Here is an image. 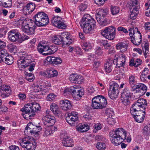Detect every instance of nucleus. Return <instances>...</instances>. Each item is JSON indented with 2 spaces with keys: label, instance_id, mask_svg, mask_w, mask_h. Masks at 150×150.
<instances>
[{
  "label": "nucleus",
  "instance_id": "423d86ee",
  "mask_svg": "<svg viewBox=\"0 0 150 150\" xmlns=\"http://www.w3.org/2000/svg\"><path fill=\"white\" fill-rule=\"evenodd\" d=\"M33 18L35 24L38 27L44 26L49 23L47 15L43 12H39L35 15Z\"/></svg>",
  "mask_w": 150,
  "mask_h": 150
},
{
  "label": "nucleus",
  "instance_id": "3c124183",
  "mask_svg": "<svg viewBox=\"0 0 150 150\" xmlns=\"http://www.w3.org/2000/svg\"><path fill=\"white\" fill-rule=\"evenodd\" d=\"M27 20L26 19H19V20H17L15 23L16 24H17V25L18 26H20L21 25L22 26V25L24 24H26Z\"/></svg>",
  "mask_w": 150,
  "mask_h": 150
},
{
  "label": "nucleus",
  "instance_id": "4be33fe9",
  "mask_svg": "<svg viewBox=\"0 0 150 150\" xmlns=\"http://www.w3.org/2000/svg\"><path fill=\"white\" fill-rule=\"evenodd\" d=\"M29 25L27 23L26 24H24L22 26V31L27 34L30 35L34 34L35 27H31L29 26Z\"/></svg>",
  "mask_w": 150,
  "mask_h": 150
},
{
  "label": "nucleus",
  "instance_id": "338daca9",
  "mask_svg": "<svg viewBox=\"0 0 150 150\" xmlns=\"http://www.w3.org/2000/svg\"><path fill=\"white\" fill-rule=\"evenodd\" d=\"M8 148L9 150H20L18 146L14 145L10 146Z\"/></svg>",
  "mask_w": 150,
  "mask_h": 150
},
{
  "label": "nucleus",
  "instance_id": "7c9ffc66",
  "mask_svg": "<svg viewBox=\"0 0 150 150\" xmlns=\"http://www.w3.org/2000/svg\"><path fill=\"white\" fill-rule=\"evenodd\" d=\"M78 130L81 132H85L89 130V127L87 125L80 124L76 127Z\"/></svg>",
  "mask_w": 150,
  "mask_h": 150
},
{
  "label": "nucleus",
  "instance_id": "a18cd8bd",
  "mask_svg": "<svg viewBox=\"0 0 150 150\" xmlns=\"http://www.w3.org/2000/svg\"><path fill=\"white\" fill-rule=\"evenodd\" d=\"M5 1L2 2L3 6L4 7H9L12 5L11 0H5Z\"/></svg>",
  "mask_w": 150,
  "mask_h": 150
},
{
  "label": "nucleus",
  "instance_id": "49530a36",
  "mask_svg": "<svg viewBox=\"0 0 150 150\" xmlns=\"http://www.w3.org/2000/svg\"><path fill=\"white\" fill-rule=\"evenodd\" d=\"M88 4L86 3L81 4L78 6L79 10L81 12L84 11L88 7Z\"/></svg>",
  "mask_w": 150,
  "mask_h": 150
},
{
  "label": "nucleus",
  "instance_id": "864d4df0",
  "mask_svg": "<svg viewBox=\"0 0 150 150\" xmlns=\"http://www.w3.org/2000/svg\"><path fill=\"white\" fill-rule=\"evenodd\" d=\"M135 77L134 76L130 75L129 78V84L132 86L135 83Z\"/></svg>",
  "mask_w": 150,
  "mask_h": 150
},
{
  "label": "nucleus",
  "instance_id": "ea45409f",
  "mask_svg": "<svg viewBox=\"0 0 150 150\" xmlns=\"http://www.w3.org/2000/svg\"><path fill=\"white\" fill-rule=\"evenodd\" d=\"M83 49L86 51H88L91 48V46L90 43L86 42H84L82 45Z\"/></svg>",
  "mask_w": 150,
  "mask_h": 150
},
{
  "label": "nucleus",
  "instance_id": "a211bd4d",
  "mask_svg": "<svg viewBox=\"0 0 150 150\" xmlns=\"http://www.w3.org/2000/svg\"><path fill=\"white\" fill-rule=\"evenodd\" d=\"M10 87L3 85L0 86V96L3 98L7 97L10 94Z\"/></svg>",
  "mask_w": 150,
  "mask_h": 150
},
{
  "label": "nucleus",
  "instance_id": "a19ab883",
  "mask_svg": "<svg viewBox=\"0 0 150 150\" xmlns=\"http://www.w3.org/2000/svg\"><path fill=\"white\" fill-rule=\"evenodd\" d=\"M143 134L146 136L150 135V124L147 125L144 128Z\"/></svg>",
  "mask_w": 150,
  "mask_h": 150
},
{
  "label": "nucleus",
  "instance_id": "20e7f679",
  "mask_svg": "<svg viewBox=\"0 0 150 150\" xmlns=\"http://www.w3.org/2000/svg\"><path fill=\"white\" fill-rule=\"evenodd\" d=\"M43 123L45 126L44 134L46 136H48L53 134V131H52L51 126H53L56 122V119L53 116L50 115H46L42 119Z\"/></svg>",
  "mask_w": 150,
  "mask_h": 150
},
{
  "label": "nucleus",
  "instance_id": "b1692460",
  "mask_svg": "<svg viewBox=\"0 0 150 150\" xmlns=\"http://www.w3.org/2000/svg\"><path fill=\"white\" fill-rule=\"evenodd\" d=\"M60 103L62 109L65 111L70 109L72 106L70 102L68 100H62Z\"/></svg>",
  "mask_w": 150,
  "mask_h": 150
},
{
  "label": "nucleus",
  "instance_id": "393cba45",
  "mask_svg": "<svg viewBox=\"0 0 150 150\" xmlns=\"http://www.w3.org/2000/svg\"><path fill=\"white\" fill-rule=\"evenodd\" d=\"M64 146L66 147H72L74 145L73 140L70 137L64 135L63 137V140L62 142Z\"/></svg>",
  "mask_w": 150,
  "mask_h": 150
},
{
  "label": "nucleus",
  "instance_id": "e2e57ef3",
  "mask_svg": "<svg viewBox=\"0 0 150 150\" xmlns=\"http://www.w3.org/2000/svg\"><path fill=\"white\" fill-rule=\"evenodd\" d=\"M75 87L73 86L71 87L70 88H66L64 90V93H71L72 94L73 92V89Z\"/></svg>",
  "mask_w": 150,
  "mask_h": 150
},
{
  "label": "nucleus",
  "instance_id": "f257e3e1",
  "mask_svg": "<svg viewBox=\"0 0 150 150\" xmlns=\"http://www.w3.org/2000/svg\"><path fill=\"white\" fill-rule=\"evenodd\" d=\"M79 23L84 32L86 33H92L96 28L95 20L88 14H85L83 16Z\"/></svg>",
  "mask_w": 150,
  "mask_h": 150
},
{
  "label": "nucleus",
  "instance_id": "6e6552de",
  "mask_svg": "<svg viewBox=\"0 0 150 150\" xmlns=\"http://www.w3.org/2000/svg\"><path fill=\"white\" fill-rule=\"evenodd\" d=\"M9 39L12 42H16L21 43L23 41L28 39V36L25 37V38L21 37L20 33L15 30L10 31L8 34Z\"/></svg>",
  "mask_w": 150,
  "mask_h": 150
},
{
  "label": "nucleus",
  "instance_id": "f8f14e48",
  "mask_svg": "<svg viewBox=\"0 0 150 150\" xmlns=\"http://www.w3.org/2000/svg\"><path fill=\"white\" fill-rule=\"evenodd\" d=\"M109 86L108 95L111 99H115L117 98L118 96L119 85L115 82L112 81L109 83Z\"/></svg>",
  "mask_w": 150,
  "mask_h": 150
},
{
  "label": "nucleus",
  "instance_id": "6e6d98bb",
  "mask_svg": "<svg viewBox=\"0 0 150 150\" xmlns=\"http://www.w3.org/2000/svg\"><path fill=\"white\" fill-rule=\"evenodd\" d=\"M8 55L7 51L5 49L0 50V56L4 59Z\"/></svg>",
  "mask_w": 150,
  "mask_h": 150
},
{
  "label": "nucleus",
  "instance_id": "603ef678",
  "mask_svg": "<svg viewBox=\"0 0 150 150\" xmlns=\"http://www.w3.org/2000/svg\"><path fill=\"white\" fill-rule=\"evenodd\" d=\"M50 54L54 53L57 50V48L54 45L49 46Z\"/></svg>",
  "mask_w": 150,
  "mask_h": 150
},
{
  "label": "nucleus",
  "instance_id": "052dcab7",
  "mask_svg": "<svg viewBox=\"0 0 150 150\" xmlns=\"http://www.w3.org/2000/svg\"><path fill=\"white\" fill-rule=\"evenodd\" d=\"M108 124L111 125H113L115 124V121L112 117H109L107 119Z\"/></svg>",
  "mask_w": 150,
  "mask_h": 150
},
{
  "label": "nucleus",
  "instance_id": "4468645a",
  "mask_svg": "<svg viewBox=\"0 0 150 150\" xmlns=\"http://www.w3.org/2000/svg\"><path fill=\"white\" fill-rule=\"evenodd\" d=\"M20 145L22 147L26 148L27 150H34L36 146V143L34 140L31 141L23 139Z\"/></svg>",
  "mask_w": 150,
  "mask_h": 150
},
{
  "label": "nucleus",
  "instance_id": "de8ad7c7",
  "mask_svg": "<svg viewBox=\"0 0 150 150\" xmlns=\"http://www.w3.org/2000/svg\"><path fill=\"white\" fill-rule=\"evenodd\" d=\"M52 64L57 65L60 64L62 62V60L61 58L54 57Z\"/></svg>",
  "mask_w": 150,
  "mask_h": 150
},
{
  "label": "nucleus",
  "instance_id": "ddd939ff",
  "mask_svg": "<svg viewBox=\"0 0 150 150\" xmlns=\"http://www.w3.org/2000/svg\"><path fill=\"white\" fill-rule=\"evenodd\" d=\"M134 88L136 91L134 93L135 97L139 98L143 95L146 92L147 87L144 84L138 83L134 86Z\"/></svg>",
  "mask_w": 150,
  "mask_h": 150
},
{
  "label": "nucleus",
  "instance_id": "bf43d9fd",
  "mask_svg": "<svg viewBox=\"0 0 150 150\" xmlns=\"http://www.w3.org/2000/svg\"><path fill=\"white\" fill-rule=\"evenodd\" d=\"M124 99L122 101L123 104L127 106L129 105L130 103L129 98H123Z\"/></svg>",
  "mask_w": 150,
  "mask_h": 150
},
{
  "label": "nucleus",
  "instance_id": "680f3d73",
  "mask_svg": "<svg viewBox=\"0 0 150 150\" xmlns=\"http://www.w3.org/2000/svg\"><path fill=\"white\" fill-rule=\"evenodd\" d=\"M48 70L43 71H41L40 72V74L42 76L48 78Z\"/></svg>",
  "mask_w": 150,
  "mask_h": 150
},
{
  "label": "nucleus",
  "instance_id": "4c0bfd02",
  "mask_svg": "<svg viewBox=\"0 0 150 150\" xmlns=\"http://www.w3.org/2000/svg\"><path fill=\"white\" fill-rule=\"evenodd\" d=\"M135 103L137 105H139L141 107H142L143 106L146 105L147 104L146 100L145 99L140 98Z\"/></svg>",
  "mask_w": 150,
  "mask_h": 150
},
{
  "label": "nucleus",
  "instance_id": "8fccbe9b",
  "mask_svg": "<svg viewBox=\"0 0 150 150\" xmlns=\"http://www.w3.org/2000/svg\"><path fill=\"white\" fill-rule=\"evenodd\" d=\"M56 98V96L55 94L53 93H50L47 95L46 99L47 101H52L54 100Z\"/></svg>",
  "mask_w": 150,
  "mask_h": 150
},
{
  "label": "nucleus",
  "instance_id": "69168bd1",
  "mask_svg": "<svg viewBox=\"0 0 150 150\" xmlns=\"http://www.w3.org/2000/svg\"><path fill=\"white\" fill-rule=\"evenodd\" d=\"M139 64H137L136 62L134 63V59H132L130 61L129 65L130 66H134L135 67H137L139 65Z\"/></svg>",
  "mask_w": 150,
  "mask_h": 150
},
{
  "label": "nucleus",
  "instance_id": "473e14b6",
  "mask_svg": "<svg viewBox=\"0 0 150 150\" xmlns=\"http://www.w3.org/2000/svg\"><path fill=\"white\" fill-rule=\"evenodd\" d=\"M52 41L54 44L60 45L62 44V37L59 35H55L52 38Z\"/></svg>",
  "mask_w": 150,
  "mask_h": 150
},
{
  "label": "nucleus",
  "instance_id": "774afa93",
  "mask_svg": "<svg viewBox=\"0 0 150 150\" xmlns=\"http://www.w3.org/2000/svg\"><path fill=\"white\" fill-rule=\"evenodd\" d=\"M34 90L35 92H39L42 90V88H41V86L37 85L34 87Z\"/></svg>",
  "mask_w": 150,
  "mask_h": 150
},
{
  "label": "nucleus",
  "instance_id": "e433bc0d",
  "mask_svg": "<svg viewBox=\"0 0 150 150\" xmlns=\"http://www.w3.org/2000/svg\"><path fill=\"white\" fill-rule=\"evenodd\" d=\"M110 12L113 15H116L119 13L120 8L117 6H111L110 7Z\"/></svg>",
  "mask_w": 150,
  "mask_h": 150
},
{
  "label": "nucleus",
  "instance_id": "c756f323",
  "mask_svg": "<svg viewBox=\"0 0 150 150\" xmlns=\"http://www.w3.org/2000/svg\"><path fill=\"white\" fill-rule=\"evenodd\" d=\"M149 72V70L148 68H145L142 72L140 76V79L143 82H145L146 81Z\"/></svg>",
  "mask_w": 150,
  "mask_h": 150
},
{
  "label": "nucleus",
  "instance_id": "0e129e2a",
  "mask_svg": "<svg viewBox=\"0 0 150 150\" xmlns=\"http://www.w3.org/2000/svg\"><path fill=\"white\" fill-rule=\"evenodd\" d=\"M95 3L100 6L103 4L105 2V0H94Z\"/></svg>",
  "mask_w": 150,
  "mask_h": 150
},
{
  "label": "nucleus",
  "instance_id": "412c9836",
  "mask_svg": "<svg viewBox=\"0 0 150 150\" xmlns=\"http://www.w3.org/2000/svg\"><path fill=\"white\" fill-rule=\"evenodd\" d=\"M37 49L38 51L42 54L43 55H46L50 54L49 49V46L45 45H42L41 44H38L37 47Z\"/></svg>",
  "mask_w": 150,
  "mask_h": 150
},
{
  "label": "nucleus",
  "instance_id": "5701e85b",
  "mask_svg": "<svg viewBox=\"0 0 150 150\" xmlns=\"http://www.w3.org/2000/svg\"><path fill=\"white\" fill-rule=\"evenodd\" d=\"M83 94L84 93L80 89L75 88L73 89L72 94L73 98L76 100H80Z\"/></svg>",
  "mask_w": 150,
  "mask_h": 150
},
{
  "label": "nucleus",
  "instance_id": "aec40b11",
  "mask_svg": "<svg viewBox=\"0 0 150 150\" xmlns=\"http://www.w3.org/2000/svg\"><path fill=\"white\" fill-rule=\"evenodd\" d=\"M35 7L34 3L32 2L29 3L24 7L23 10V13L26 15H29L33 11Z\"/></svg>",
  "mask_w": 150,
  "mask_h": 150
},
{
  "label": "nucleus",
  "instance_id": "cd10ccee",
  "mask_svg": "<svg viewBox=\"0 0 150 150\" xmlns=\"http://www.w3.org/2000/svg\"><path fill=\"white\" fill-rule=\"evenodd\" d=\"M78 120V116H69L66 118L67 122L72 126L75 125V122Z\"/></svg>",
  "mask_w": 150,
  "mask_h": 150
},
{
  "label": "nucleus",
  "instance_id": "2f4dec72",
  "mask_svg": "<svg viewBox=\"0 0 150 150\" xmlns=\"http://www.w3.org/2000/svg\"><path fill=\"white\" fill-rule=\"evenodd\" d=\"M132 95V93L130 92L128 88H126L124 89L121 93V97L123 98H130Z\"/></svg>",
  "mask_w": 150,
  "mask_h": 150
},
{
  "label": "nucleus",
  "instance_id": "f704fd0d",
  "mask_svg": "<svg viewBox=\"0 0 150 150\" xmlns=\"http://www.w3.org/2000/svg\"><path fill=\"white\" fill-rule=\"evenodd\" d=\"M112 61L110 60L105 64L104 69L106 72L110 73L112 70Z\"/></svg>",
  "mask_w": 150,
  "mask_h": 150
},
{
  "label": "nucleus",
  "instance_id": "bb28decb",
  "mask_svg": "<svg viewBox=\"0 0 150 150\" xmlns=\"http://www.w3.org/2000/svg\"><path fill=\"white\" fill-rule=\"evenodd\" d=\"M146 107H145V106H143L142 107H141L139 105H137L136 104L135 102L132 105V107L131 108L130 113L131 114H132L134 112H137V110L139 111L140 109L143 110V111L145 110Z\"/></svg>",
  "mask_w": 150,
  "mask_h": 150
},
{
  "label": "nucleus",
  "instance_id": "dca6fc26",
  "mask_svg": "<svg viewBox=\"0 0 150 150\" xmlns=\"http://www.w3.org/2000/svg\"><path fill=\"white\" fill-rule=\"evenodd\" d=\"M136 121L138 122L141 123L144 120L145 115V110L140 109L139 111L137 110V112H133L131 114Z\"/></svg>",
  "mask_w": 150,
  "mask_h": 150
},
{
  "label": "nucleus",
  "instance_id": "09e8293b",
  "mask_svg": "<svg viewBox=\"0 0 150 150\" xmlns=\"http://www.w3.org/2000/svg\"><path fill=\"white\" fill-rule=\"evenodd\" d=\"M8 48L9 51L11 53L14 52L17 49L16 46L12 44L8 45Z\"/></svg>",
  "mask_w": 150,
  "mask_h": 150
},
{
  "label": "nucleus",
  "instance_id": "58836bf2",
  "mask_svg": "<svg viewBox=\"0 0 150 150\" xmlns=\"http://www.w3.org/2000/svg\"><path fill=\"white\" fill-rule=\"evenodd\" d=\"M108 13V9H101L99 10L98 12L97 13L98 15H100L103 17H105Z\"/></svg>",
  "mask_w": 150,
  "mask_h": 150
},
{
  "label": "nucleus",
  "instance_id": "a878e982",
  "mask_svg": "<svg viewBox=\"0 0 150 150\" xmlns=\"http://www.w3.org/2000/svg\"><path fill=\"white\" fill-rule=\"evenodd\" d=\"M61 35L62 40V45H69L72 43V40L71 39L70 36L64 33H62Z\"/></svg>",
  "mask_w": 150,
  "mask_h": 150
},
{
  "label": "nucleus",
  "instance_id": "13d9d810",
  "mask_svg": "<svg viewBox=\"0 0 150 150\" xmlns=\"http://www.w3.org/2000/svg\"><path fill=\"white\" fill-rule=\"evenodd\" d=\"M100 65V62L99 61H95L93 64V69L96 71L97 70V68Z\"/></svg>",
  "mask_w": 150,
  "mask_h": 150
},
{
  "label": "nucleus",
  "instance_id": "2eb2a0df",
  "mask_svg": "<svg viewBox=\"0 0 150 150\" xmlns=\"http://www.w3.org/2000/svg\"><path fill=\"white\" fill-rule=\"evenodd\" d=\"M62 18L59 16L53 17L52 20V24L59 29H65L66 25L63 22Z\"/></svg>",
  "mask_w": 150,
  "mask_h": 150
},
{
  "label": "nucleus",
  "instance_id": "9b49d317",
  "mask_svg": "<svg viewBox=\"0 0 150 150\" xmlns=\"http://www.w3.org/2000/svg\"><path fill=\"white\" fill-rule=\"evenodd\" d=\"M140 8L138 1L137 0H131L129 8L131 12L130 17L132 20H134L139 13Z\"/></svg>",
  "mask_w": 150,
  "mask_h": 150
},
{
  "label": "nucleus",
  "instance_id": "39448f33",
  "mask_svg": "<svg viewBox=\"0 0 150 150\" xmlns=\"http://www.w3.org/2000/svg\"><path fill=\"white\" fill-rule=\"evenodd\" d=\"M92 106L93 108L101 109L106 107L108 103L105 97L102 95H98L92 99Z\"/></svg>",
  "mask_w": 150,
  "mask_h": 150
},
{
  "label": "nucleus",
  "instance_id": "6ab92c4d",
  "mask_svg": "<svg viewBox=\"0 0 150 150\" xmlns=\"http://www.w3.org/2000/svg\"><path fill=\"white\" fill-rule=\"evenodd\" d=\"M69 79L72 82L80 84L83 82V78L81 75L77 74H72L70 75L69 77Z\"/></svg>",
  "mask_w": 150,
  "mask_h": 150
},
{
  "label": "nucleus",
  "instance_id": "37998d69",
  "mask_svg": "<svg viewBox=\"0 0 150 150\" xmlns=\"http://www.w3.org/2000/svg\"><path fill=\"white\" fill-rule=\"evenodd\" d=\"M48 78L56 77L58 74V73L56 71L50 69H48Z\"/></svg>",
  "mask_w": 150,
  "mask_h": 150
},
{
  "label": "nucleus",
  "instance_id": "c9c22d12",
  "mask_svg": "<svg viewBox=\"0 0 150 150\" xmlns=\"http://www.w3.org/2000/svg\"><path fill=\"white\" fill-rule=\"evenodd\" d=\"M13 62V58L11 55H7L4 58L3 62L8 65L12 64Z\"/></svg>",
  "mask_w": 150,
  "mask_h": 150
},
{
  "label": "nucleus",
  "instance_id": "0eeeda50",
  "mask_svg": "<svg viewBox=\"0 0 150 150\" xmlns=\"http://www.w3.org/2000/svg\"><path fill=\"white\" fill-rule=\"evenodd\" d=\"M129 31L132 42L135 45H139L142 41V37L137 28L134 27L131 28Z\"/></svg>",
  "mask_w": 150,
  "mask_h": 150
},
{
  "label": "nucleus",
  "instance_id": "c85d7f7f",
  "mask_svg": "<svg viewBox=\"0 0 150 150\" xmlns=\"http://www.w3.org/2000/svg\"><path fill=\"white\" fill-rule=\"evenodd\" d=\"M127 47L128 45L126 43L122 42L118 43L116 46V49L122 52L126 51Z\"/></svg>",
  "mask_w": 150,
  "mask_h": 150
},
{
  "label": "nucleus",
  "instance_id": "c03bdc74",
  "mask_svg": "<svg viewBox=\"0 0 150 150\" xmlns=\"http://www.w3.org/2000/svg\"><path fill=\"white\" fill-rule=\"evenodd\" d=\"M106 115L109 117H112L114 115L113 111L111 108H107L105 110Z\"/></svg>",
  "mask_w": 150,
  "mask_h": 150
},
{
  "label": "nucleus",
  "instance_id": "4d7b16f0",
  "mask_svg": "<svg viewBox=\"0 0 150 150\" xmlns=\"http://www.w3.org/2000/svg\"><path fill=\"white\" fill-rule=\"evenodd\" d=\"M41 129L42 128L40 126H36V127L35 128L34 131H33V134H37Z\"/></svg>",
  "mask_w": 150,
  "mask_h": 150
},
{
  "label": "nucleus",
  "instance_id": "9d476101",
  "mask_svg": "<svg viewBox=\"0 0 150 150\" xmlns=\"http://www.w3.org/2000/svg\"><path fill=\"white\" fill-rule=\"evenodd\" d=\"M102 35L109 40H112L115 37L116 28L112 26L106 27L101 30Z\"/></svg>",
  "mask_w": 150,
  "mask_h": 150
},
{
  "label": "nucleus",
  "instance_id": "72a5a7b5",
  "mask_svg": "<svg viewBox=\"0 0 150 150\" xmlns=\"http://www.w3.org/2000/svg\"><path fill=\"white\" fill-rule=\"evenodd\" d=\"M51 110L55 115H58L59 112V109L57 105L52 103L50 106Z\"/></svg>",
  "mask_w": 150,
  "mask_h": 150
},
{
  "label": "nucleus",
  "instance_id": "7ed1b4c3",
  "mask_svg": "<svg viewBox=\"0 0 150 150\" xmlns=\"http://www.w3.org/2000/svg\"><path fill=\"white\" fill-rule=\"evenodd\" d=\"M125 130L122 128H119L115 131H111L109 133L112 143L115 146L120 144L126 138Z\"/></svg>",
  "mask_w": 150,
  "mask_h": 150
},
{
  "label": "nucleus",
  "instance_id": "79ce46f5",
  "mask_svg": "<svg viewBox=\"0 0 150 150\" xmlns=\"http://www.w3.org/2000/svg\"><path fill=\"white\" fill-rule=\"evenodd\" d=\"M96 147L98 149L103 150L105 149L106 146L105 143L103 142H98L97 143Z\"/></svg>",
  "mask_w": 150,
  "mask_h": 150
},
{
  "label": "nucleus",
  "instance_id": "1a4fd4ad",
  "mask_svg": "<svg viewBox=\"0 0 150 150\" xmlns=\"http://www.w3.org/2000/svg\"><path fill=\"white\" fill-rule=\"evenodd\" d=\"M29 56L24 55L21 56L17 61V64L20 70H22L28 67L31 63V60Z\"/></svg>",
  "mask_w": 150,
  "mask_h": 150
},
{
  "label": "nucleus",
  "instance_id": "f3484780",
  "mask_svg": "<svg viewBox=\"0 0 150 150\" xmlns=\"http://www.w3.org/2000/svg\"><path fill=\"white\" fill-rule=\"evenodd\" d=\"M125 62V56L123 54L120 55L118 57H115L113 60L114 64L116 65L117 67L120 68L123 66Z\"/></svg>",
  "mask_w": 150,
  "mask_h": 150
},
{
  "label": "nucleus",
  "instance_id": "f03ea898",
  "mask_svg": "<svg viewBox=\"0 0 150 150\" xmlns=\"http://www.w3.org/2000/svg\"><path fill=\"white\" fill-rule=\"evenodd\" d=\"M40 109L39 104L36 103H32L25 105L24 107L21 109V111L22 112V115L23 117L29 120L33 117L35 112L39 111Z\"/></svg>",
  "mask_w": 150,
  "mask_h": 150
},
{
  "label": "nucleus",
  "instance_id": "5fc2aeb1",
  "mask_svg": "<svg viewBox=\"0 0 150 150\" xmlns=\"http://www.w3.org/2000/svg\"><path fill=\"white\" fill-rule=\"evenodd\" d=\"M149 43H146L144 44V48L145 50V52H144V54L145 58L147 57V54L149 52Z\"/></svg>",
  "mask_w": 150,
  "mask_h": 150
}]
</instances>
